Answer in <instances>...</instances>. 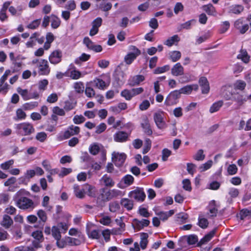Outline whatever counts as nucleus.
I'll return each instance as SVG.
<instances>
[{
	"instance_id": "nucleus-19",
	"label": "nucleus",
	"mask_w": 251,
	"mask_h": 251,
	"mask_svg": "<svg viewBox=\"0 0 251 251\" xmlns=\"http://www.w3.org/2000/svg\"><path fill=\"white\" fill-rule=\"evenodd\" d=\"M145 80V77L143 75H136L130 77L128 79V83L130 86H134L140 84Z\"/></svg>"
},
{
	"instance_id": "nucleus-30",
	"label": "nucleus",
	"mask_w": 251,
	"mask_h": 251,
	"mask_svg": "<svg viewBox=\"0 0 251 251\" xmlns=\"http://www.w3.org/2000/svg\"><path fill=\"white\" fill-rule=\"evenodd\" d=\"M26 117V114L24 111L21 108L17 109L16 116L14 117L15 121L24 120Z\"/></svg>"
},
{
	"instance_id": "nucleus-9",
	"label": "nucleus",
	"mask_w": 251,
	"mask_h": 251,
	"mask_svg": "<svg viewBox=\"0 0 251 251\" xmlns=\"http://www.w3.org/2000/svg\"><path fill=\"white\" fill-rule=\"evenodd\" d=\"M83 43L89 50H91L95 52H100L102 50L101 46L95 44L90 39L89 37H85L83 39Z\"/></svg>"
},
{
	"instance_id": "nucleus-33",
	"label": "nucleus",
	"mask_w": 251,
	"mask_h": 251,
	"mask_svg": "<svg viewBox=\"0 0 251 251\" xmlns=\"http://www.w3.org/2000/svg\"><path fill=\"white\" fill-rule=\"evenodd\" d=\"M223 105L222 100H219L214 102L210 107L209 112L213 113L218 111Z\"/></svg>"
},
{
	"instance_id": "nucleus-36",
	"label": "nucleus",
	"mask_w": 251,
	"mask_h": 251,
	"mask_svg": "<svg viewBox=\"0 0 251 251\" xmlns=\"http://www.w3.org/2000/svg\"><path fill=\"white\" fill-rule=\"evenodd\" d=\"M69 76L73 79H78L82 76L81 72L76 69L71 70Z\"/></svg>"
},
{
	"instance_id": "nucleus-15",
	"label": "nucleus",
	"mask_w": 251,
	"mask_h": 251,
	"mask_svg": "<svg viewBox=\"0 0 251 251\" xmlns=\"http://www.w3.org/2000/svg\"><path fill=\"white\" fill-rule=\"evenodd\" d=\"M17 91L25 100H27L32 99H37L39 97L38 94H36L34 96H31L27 89H22L20 87H18L17 89Z\"/></svg>"
},
{
	"instance_id": "nucleus-58",
	"label": "nucleus",
	"mask_w": 251,
	"mask_h": 251,
	"mask_svg": "<svg viewBox=\"0 0 251 251\" xmlns=\"http://www.w3.org/2000/svg\"><path fill=\"white\" fill-rule=\"evenodd\" d=\"M171 151L168 149H164L162 151V159L163 161H166L168 157L171 154Z\"/></svg>"
},
{
	"instance_id": "nucleus-21",
	"label": "nucleus",
	"mask_w": 251,
	"mask_h": 251,
	"mask_svg": "<svg viewBox=\"0 0 251 251\" xmlns=\"http://www.w3.org/2000/svg\"><path fill=\"white\" fill-rule=\"evenodd\" d=\"M13 224L12 219L8 215H3L2 219L0 222V225L5 228H9Z\"/></svg>"
},
{
	"instance_id": "nucleus-56",
	"label": "nucleus",
	"mask_w": 251,
	"mask_h": 251,
	"mask_svg": "<svg viewBox=\"0 0 251 251\" xmlns=\"http://www.w3.org/2000/svg\"><path fill=\"white\" fill-rule=\"evenodd\" d=\"M37 214L38 217L40 218V221L42 222V223H45L47 220V216L46 212L44 210L41 209L38 211Z\"/></svg>"
},
{
	"instance_id": "nucleus-4",
	"label": "nucleus",
	"mask_w": 251,
	"mask_h": 251,
	"mask_svg": "<svg viewBox=\"0 0 251 251\" xmlns=\"http://www.w3.org/2000/svg\"><path fill=\"white\" fill-rule=\"evenodd\" d=\"M128 196L137 201L142 202L146 198V194L143 188L137 187L134 190L129 192Z\"/></svg>"
},
{
	"instance_id": "nucleus-35",
	"label": "nucleus",
	"mask_w": 251,
	"mask_h": 251,
	"mask_svg": "<svg viewBox=\"0 0 251 251\" xmlns=\"http://www.w3.org/2000/svg\"><path fill=\"white\" fill-rule=\"evenodd\" d=\"M215 234V231L213 230L211 231L210 233L205 235L200 241L199 244L202 245L206 243L208 241H209L213 237Z\"/></svg>"
},
{
	"instance_id": "nucleus-40",
	"label": "nucleus",
	"mask_w": 251,
	"mask_h": 251,
	"mask_svg": "<svg viewBox=\"0 0 251 251\" xmlns=\"http://www.w3.org/2000/svg\"><path fill=\"white\" fill-rule=\"evenodd\" d=\"M137 57L135 55L128 53L124 57V61L127 65L131 64Z\"/></svg>"
},
{
	"instance_id": "nucleus-31",
	"label": "nucleus",
	"mask_w": 251,
	"mask_h": 251,
	"mask_svg": "<svg viewBox=\"0 0 251 251\" xmlns=\"http://www.w3.org/2000/svg\"><path fill=\"white\" fill-rule=\"evenodd\" d=\"M73 88L77 94H82L84 92V83L81 81L75 82L74 83Z\"/></svg>"
},
{
	"instance_id": "nucleus-53",
	"label": "nucleus",
	"mask_w": 251,
	"mask_h": 251,
	"mask_svg": "<svg viewBox=\"0 0 251 251\" xmlns=\"http://www.w3.org/2000/svg\"><path fill=\"white\" fill-rule=\"evenodd\" d=\"M138 213L145 218H148L151 216L147 208L141 206L139 208Z\"/></svg>"
},
{
	"instance_id": "nucleus-50",
	"label": "nucleus",
	"mask_w": 251,
	"mask_h": 251,
	"mask_svg": "<svg viewBox=\"0 0 251 251\" xmlns=\"http://www.w3.org/2000/svg\"><path fill=\"white\" fill-rule=\"evenodd\" d=\"M47 138V134L45 132H38L35 136V139L40 142H45Z\"/></svg>"
},
{
	"instance_id": "nucleus-48",
	"label": "nucleus",
	"mask_w": 251,
	"mask_h": 251,
	"mask_svg": "<svg viewBox=\"0 0 251 251\" xmlns=\"http://www.w3.org/2000/svg\"><path fill=\"white\" fill-rule=\"evenodd\" d=\"M128 53L135 55L136 56H138L141 54V51L135 46L130 45L128 47Z\"/></svg>"
},
{
	"instance_id": "nucleus-64",
	"label": "nucleus",
	"mask_w": 251,
	"mask_h": 251,
	"mask_svg": "<svg viewBox=\"0 0 251 251\" xmlns=\"http://www.w3.org/2000/svg\"><path fill=\"white\" fill-rule=\"evenodd\" d=\"M187 241L189 245H194L198 241V238L195 235H190L187 237Z\"/></svg>"
},
{
	"instance_id": "nucleus-49",
	"label": "nucleus",
	"mask_w": 251,
	"mask_h": 251,
	"mask_svg": "<svg viewBox=\"0 0 251 251\" xmlns=\"http://www.w3.org/2000/svg\"><path fill=\"white\" fill-rule=\"evenodd\" d=\"M121 96L127 100H130L132 99L130 89H126L122 91Z\"/></svg>"
},
{
	"instance_id": "nucleus-28",
	"label": "nucleus",
	"mask_w": 251,
	"mask_h": 251,
	"mask_svg": "<svg viewBox=\"0 0 251 251\" xmlns=\"http://www.w3.org/2000/svg\"><path fill=\"white\" fill-rule=\"evenodd\" d=\"M93 83L95 87L100 89L103 90L107 86L105 82L100 78H96L94 79Z\"/></svg>"
},
{
	"instance_id": "nucleus-27",
	"label": "nucleus",
	"mask_w": 251,
	"mask_h": 251,
	"mask_svg": "<svg viewBox=\"0 0 251 251\" xmlns=\"http://www.w3.org/2000/svg\"><path fill=\"white\" fill-rule=\"evenodd\" d=\"M180 41V38L177 35H175L169 38L164 43V44L168 47H171L176 43H177Z\"/></svg>"
},
{
	"instance_id": "nucleus-57",
	"label": "nucleus",
	"mask_w": 251,
	"mask_h": 251,
	"mask_svg": "<svg viewBox=\"0 0 251 251\" xmlns=\"http://www.w3.org/2000/svg\"><path fill=\"white\" fill-rule=\"evenodd\" d=\"M85 121V117L81 115H76L73 118V122L75 124H80Z\"/></svg>"
},
{
	"instance_id": "nucleus-54",
	"label": "nucleus",
	"mask_w": 251,
	"mask_h": 251,
	"mask_svg": "<svg viewBox=\"0 0 251 251\" xmlns=\"http://www.w3.org/2000/svg\"><path fill=\"white\" fill-rule=\"evenodd\" d=\"M32 236L35 240L39 241H42L43 240V235L41 231L37 230L32 233Z\"/></svg>"
},
{
	"instance_id": "nucleus-47",
	"label": "nucleus",
	"mask_w": 251,
	"mask_h": 251,
	"mask_svg": "<svg viewBox=\"0 0 251 251\" xmlns=\"http://www.w3.org/2000/svg\"><path fill=\"white\" fill-rule=\"evenodd\" d=\"M85 192H87L88 195L91 197H95V188L90 185H86L85 186Z\"/></svg>"
},
{
	"instance_id": "nucleus-1",
	"label": "nucleus",
	"mask_w": 251,
	"mask_h": 251,
	"mask_svg": "<svg viewBox=\"0 0 251 251\" xmlns=\"http://www.w3.org/2000/svg\"><path fill=\"white\" fill-rule=\"evenodd\" d=\"M25 193L24 190H20L15 195V199L16 206L23 210H32L36 206L33 201L25 197H20Z\"/></svg>"
},
{
	"instance_id": "nucleus-25",
	"label": "nucleus",
	"mask_w": 251,
	"mask_h": 251,
	"mask_svg": "<svg viewBox=\"0 0 251 251\" xmlns=\"http://www.w3.org/2000/svg\"><path fill=\"white\" fill-rule=\"evenodd\" d=\"M169 58L173 62L177 61L181 58V53L179 51L174 50L170 51L169 54Z\"/></svg>"
},
{
	"instance_id": "nucleus-22",
	"label": "nucleus",
	"mask_w": 251,
	"mask_h": 251,
	"mask_svg": "<svg viewBox=\"0 0 251 251\" xmlns=\"http://www.w3.org/2000/svg\"><path fill=\"white\" fill-rule=\"evenodd\" d=\"M100 181L107 187H112L115 185L114 180L107 174L104 175L100 178Z\"/></svg>"
},
{
	"instance_id": "nucleus-61",
	"label": "nucleus",
	"mask_w": 251,
	"mask_h": 251,
	"mask_svg": "<svg viewBox=\"0 0 251 251\" xmlns=\"http://www.w3.org/2000/svg\"><path fill=\"white\" fill-rule=\"evenodd\" d=\"M9 236L8 232L0 227V241L7 240Z\"/></svg>"
},
{
	"instance_id": "nucleus-43",
	"label": "nucleus",
	"mask_w": 251,
	"mask_h": 251,
	"mask_svg": "<svg viewBox=\"0 0 251 251\" xmlns=\"http://www.w3.org/2000/svg\"><path fill=\"white\" fill-rule=\"evenodd\" d=\"M198 225L202 228H205L208 225V222L206 218L202 216H199L198 218Z\"/></svg>"
},
{
	"instance_id": "nucleus-10",
	"label": "nucleus",
	"mask_w": 251,
	"mask_h": 251,
	"mask_svg": "<svg viewBox=\"0 0 251 251\" xmlns=\"http://www.w3.org/2000/svg\"><path fill=\"white\" fill-rule=\"evenodd\" d=\"M39 69V74L41 75H48L50 72V69L47 60L41 59L37 64Z\"/></svg>"
},
{
	"instance_id": "nucleus-52",
	"label": "nucleus",
	"mask_w": 251,
	"mask_h": 251,
	"mask_svg": "<svg viewBox=\"0 0 251 251\" xmlns=\"http://www.w3.org/2000/svg\"><path fill=\"white\" fill-rule=\"evenodd\" d=\"M132 98L144 92V89L142 87H138L130 89Z\"/></svg>"
},
{
	"instance_id": "nucleus-12",
	"label": "nucleus",
	"mask_w": 251,
	"mask_h": 251,
	"mask_svg": "<svg viewBox=\"0 0 251 251\" xmlns=\"http://www.w3.org/2000/svg\"><path fill=\"white\" fill-rule=\"evenodd\" d=\"M133 226L134 228L137 230H140L143 229L144 227L148 226L150 221L147 219H142V220H139L137 219H134L133 220Z\"/></svg>"
},
{
	"instance_id": "nucleus-44",
	"label": "nucleus",
	"mask_w": 251,
	"mask_h": 251,
	"mask_svg": "<svg viewBox=\"0 0 251 251\" xmlns=\"http://www.w3.org/2000/svg\"><path fill=\"white\" fill-rule=\"evenodd\" d=\"M51 233L52 236L56 240L61 238V234L59 228L56 226H53L51 229Z\"/></svg>"
},
{
	"instance_id": "nucleus-3",
	"label": "nucleus",
	"mask_w": 251,
	"mask_h": 251,
	"mask_svg": "<svg viewBox=\"0 0 251 251\" xmlns=\"http://www.w3.org/2000/svg\"><path fill=\"white\" fill-rule=\"evenodd\" d=\"M249 18L242 17L234 23V26L241 34L245 33L249 29Z\"/></svg>"
},
{
	"instance_id": "nucleus-46",
	"label": "nucleus",
	"mask_w": 251,
	"mask_h": 251,
	"mask_svg": "<svg viewBox=\"0 0 251 251\" xmlns=\"http://www.w3.org/2000/svg\"><path fill=\"white\" fill-rule=\"evenodd\" d=\"M244 10V7L241 5H236L231 7L230 11L235 14H239Z\"/></svg>"
},
{
	"instance_id": "nucleus-38",
	"label": "nucleus",
	"mask_w": 251,
	"mask_h": 251,
	"mask_svg": "<svg viewBox=\"0 0 251 251\" xmlns=\"http://www.w3.org/2000/svg\"><path fill=\"white\" fill-rule=\"evenodd\" d=\"M246 86V82L242 80H237L234 83V87L236 90H243L245 88Z\"/></svg>"
},
{
	"instance_id": "nucleus-20",
	"label": "nucleus",
	"mask_w": 251,
	"mask_h": 251,
	"mask_svg": "<svg viewBox=\"0 0 251 251\" xmlns=\"http://www.w3.org/2000/svg\"><path fill=\"white\" fill-rule=\"evenodd\" d=\"M120 204L127 211H130L133 207V201L127 198H122L120 201Z\"/></svg>"
},
{
	"instance_id": "nucleus-23",
	"label": "nucleus",
	"mask_w": 251,
	"mask_h": 251,
	"mask_svg": "<svg viewBox=\"0 0 251 251\" xmlns=\"http://www.w3.org/2000/svg\"><path fill=\"white\" fill-rule=\"evenodd\" d=\"M73 188L74 194L77 198L82 199L84 197L85 194V187L83 188L80 189L78 185L75 184Z\"/></svg>"
},
{
	"instance_id": "nucleus-13",
	"label": "nucleus",
	"mask_w": 251,
	"mask_h": 251,
	"mask_svg": "<svg viewBox=\"0 0 251 251\" xmlns=\"http://www.w3.org/2000/svg\"><path fill=\"white\" fill-rule=\"evenodd\" d=\"M129 134L125 131H119L114 134L113 139L116 142H125L128 140Z\"/></svg>"
},
{
	"instance_id": "nucleus-8",
	"label": "nucleus",
	"mask_w": 251,
	"mask_h": 251,
	"mask_svg": "<svg viewBox=\"0 0 251 251\" xmlns=\"http://www.w3.org/2000/svg\"><path fill=\"white\" fill-rule=\"evenodd\" d=\"M114 77L118 84L119 85H122L124 83L126 80V74L122 70L120 66H118L115 71Z\"/></svg>"
},
{
	"instance_id": "nucleus-5",
	"label": "nucleus",
	"mask_w": 251,
	"mask_h": 251,
	"mask_svg": "<svg viewBox=\"0 0 251 251\" xmlns=\"http://www.w3.org/2000/svg\"><path fill=\"white\" fill-rule=\"evenodd\" d=\"M180 97V95L177 90L172 91L166 97L165 104L168 106L176 104L178 102Z\"/></svg>"
},
{
	"instance_id": "nucleus-55",
	"label": "nucleus",
	"mask_w": 251,
	"mask_h": 251,
	"mask_svg": "<svg viewBox=\"0 0 251 251\" xmlns=\"http://www.w3.org/2000/svg\"><path fill=\"white\" fill-rule=\"evenodd\" d=\"M205 158V155L203 154L202 150H199L194 156V158L197 161L203 160Z\"/></svg>"
},
{
	"instance_id": "nucleus-11",
	"label": "nucleus",
	"mask_w": 251,
	"mask_h": 251,
	"mask_svg": "<svg viewBox=\"0 0 251 251\" xmlns=\"http://www.w3.org/2000/svg\"><path fill=\"white\" fill-rule=\"evenodd\" d=\"M79 132L80 128L78 126L71 125L64 132L63 136L64 139H68L72 136L78 134Z\"/></svg>"
},
{
	"instance_id": "nucleus-34",
	"label": "nucleus",
	"mask_w": 251,
	"mask_h": 251,
	"mask_svg": "<svg viewBox=\"0 0 251 251\" xmlns=\"http://www.w3.org/2000/svg\"><path fill=\"white\" fill-rule=\"evenodd\" d=\"M38 105L37 101H31L23 105V108L25 110H31L36 107Z\"/></svg>"
},
{
	"instance_id": "nucleus-62",
	"label": "nucleus",
	"mask_w": 251,
	"mask_h": 251,
	"mask_svg": "<svg viewBox=\"0 0 251 251\" xmlns=\"http://www.w3.org/2000/svg\"><path fill=\"white\" fill-rule=\"evenodd\" d=\"M100 223L104 226H109L111 223V218L107 216L102 217L99 221Z\"/></svg>"
},
{
	"instance_id": "nucleus-63",
	"label": "nucleus",
	"mask_w": 251,
	"mask_h": 251,
	"mask_svg": "<svg viewBox=\"0 0 251 251\" xmlns=\"http://www.w3.org/2000/svg\"><path fill=\"white\" fill-rule=\"evenodd\" d=\"M106 128V125H105V124L103 123H100L96 127L95 132L97 134H100L103 131H104Z\"/></svg>"
},
{
	"instance_id": "nucleus-26",
	"label": "nucleus",
	"mask_w": 251,
	"mask_h": 251,
	"mask_svg": "<svg viewBox=\"0 0 251 251\" xmlns=\"http://www.w3.org/2000/svg\"><path fill=\"white\" fill-rule=\"evenodd\" d=\"M141 126L145 133L148 135H151L152 134V131L151 128L149 120L147 119H145L141 123Z\"/></svg>"
},
{
	"instance_id": "nucleus-45",
	"label": "nucleus",
	"mask_w": 251,
	"mask_h": 251,
	"mask_svg": "<svg viewBox=\"0 0 251 251\" xmlns=\"http://www.w3.org/2000/svg\"><path fill=\"white\" fill-rule=\"evenodd\" d=\"M109 210L112 212H116L120 209V206L117 201L110 202L109 205Z\"/></svg>"
},
{
	"instance_id": "nucleus-60",
	"label": "nucleus",
	"mask_w": 251,
	"mask_h": 251,
	"mask_svg": "<svg viewBox=\"0 0 251 251\" xmlns=\"http://www.w3.org/2000/svg\"><path fill=\"white\" fill-rule=\"evenodd\" d=\"M187 171L188 173L191 175H193L196 171V166L190 163L187 164Z\"/></svg>"
},
{
	"instance_id": "nucleus-7",
	"label": "nucleus",
	"mask_w": 251,
	"mask_h": 251,
	"mask_svg": "<svg viewBox=\"0 0 251 251\" xmlns=\"http://www.w3.org/2000/svg\"><path fill=\"white\" fill-rule=\"evenodd\" d=\"M126 158V155L124 153H119L114 151L112 153V160L113 162L117 167L122 166Z\"/></svg>"
},
{
	"instance_id": "nucleus-24",
	"label": "nucleus",
	"mask_w": 251,
	"mask_h": 251,
	"mask_svg": "<svg viewBox=\"0 0 251 251\" xmlns=\"http://www.w3.org/2000/svg\"><path fill=\"white\" fill-rule=\"evenodd\" d=\"M174 214V211L173 210H170L167 212L160 211L156 212V214L159 216V219L163 221L167 220L169 217L171 216Z\"/></svg>"
},
{
	"instance_id": "nucleus-42",
	"label": "nucleus",
	"mask_w": 251,
	"mask_h": 251,
	"mask_svg": "<svg viewBox=\"0 0 251 251\" xmlns=\"http://www.w3.org/2000/svg\"><path fill=\"white\" fill-rule=\"evenodd\" d=\"M170 66L168 65H164L162 67L156 68L153 71L154 74H159L164 73L170 70Z\"/></svg>"
},
{
	"instance_id": "nucleus-14",
	"label": "nucleus",
	"mask_w": 251,
	"mask_h": 251,
	"mask_svg": "<svg viewBox=\"0 0 251 251\" xmlns=\"http://www.w3.org/2000/svg\"><path fill=\"white\" fill-rule=\"evenodd\" d=\"M62 52L59 50L53 51L49 56V60L50 63L57 64L61 61Z\"/></svg>"
},
{
	"instance_id": "nucleus-29",
	"label": "nucleus",
	"mask_w": 251,
	"mask_h": 251,
	"mask_svg": "<svg viewBox=\"0 0 251 251\" xmlns=\"http://www.w3.org/2000/svg\"><path fill=\"white\" fill-rule=\"evenodd\" d=\"M87 233L89 238L98 239L100 236V231L98 229L90 230L87 229Z\"/></svg>"
},
{
	"instance_id": "nucleus-17",
	"label": "nucleus",
	"mask_w": 251,
	"mask_h": 251,
	"mask_svg": "<svg viewBox=\"0 0 251 251\" xmlns=\"http://www.w3.org/2000/svg\"><path fill=\"white\" fill-rule=\"evenodd\" d=\"M198 89V85L192 84L186 85L180 89L177 90V91H179L180 95L181 94L189 95L192 93L193 90L196 91Z\"/></svg>"
},
{
	"instance_id": "nucleus-41",
	"label": "nucleus",
	"mask_w": 251,
	"mask_h": 251,
	"mask_svg": "<svg viewBox=\"0 0 251 251\" xmlns=\"http://www.w3.org/2000/svg\"><path fill=\"white\" fill-rule=\"evenodd\" d=\"M14 162L13 159L9 160L0 164V167L3 170H7L13 165Z\"/></svg>"
},
{
	"instance_id": "nucleus-32",
	"label": "nucleus",
	"mask_w": 251,
	"mask_h": 251,
	"mask_svg": "<svg viewBox=\"0 0 251 251\" xmlns=\"http://www.w3.org/2000/svg\"><path fill=\"white\" fill-rule=\"evenodd\" d=\"M238 59H241L244 62L247 63L250 59V56L246 50H241L239 54L237 55Z\"/></svg>"
},
{
	"instance_id": "nucleus-18",
	"label": "nucleus",
	"mask_w": 251,
	"mask_h": 251,
	"mask_svg": "<svg viewBox=\"0 0 251 251\" xmlns=\"http://www.w3.org/2000/svg\"><path fill=\"white\" fill-rule=\"evenodd\" d=\"M172 75L177 76L184 74V68L180 63H177L171 69Z\"/></svg>"
},
{
	"instance_id": "nucleus-2",
	"label": "nucleus",
	"mask_w": 251,
	"mask_h": 251,
	"mask_svg": "<svg viewBox=\"0 0 251 251\" xmlns=\"http://www.w3.org/2000/svg\"><path fill=\"white\" fill-rule=\"evenodd\" d=\"M16 133L21 136H27L34 133L35 129L32 124L24 122L16 125Z\"/></svg>"
},
{
	"instance_id": "nucleus-16",
	"label": "nucleus",
	"mask_w": 251,
	"mask_h": 251,
	"mask_svg": "<svg viewBox=\"0 0 251 251\" xmlns=\"http://www.w3.org/2000/svg\"><path fill=\"white\" fill-rule=\"evenodd\" d=\"M154 122L159 129H163L166 127L165 122L163 120L162 114L160 113H155L153 116Z\"/></svg>"
},
{
	"instance_id": "nucleus-51",
	"label": "nucleus",
	"mask_w": 251,
	"mask_h": 251,
	"mask_svg": "<svg viewBox=\"0 0 251 251\" xmlns=\"http://www.w3.org/2000/svg\"><path fill=\"white\" fill-rule=\"evenodd\" d=\"M89 151L93 155H96L100 151V147L97 144L91 145L89 148Z\"/></svg>"
},
{
	"instance_id": "nucleus-39",
	"label": "nucleus",
	"mask_w": 251,
	"mask_h": 251,
	"mask_svg": "<svg viewBox=\"0 0 251 251\" xmlns=\"http://www.w3.org/2000/svg\"><path fill=\"white\" fill-rule=\"evenodd\" d=\"M203 11H205L208 15H213L215 8L211 4L203 5L202 7Z\"/></svg>"
},
{
	"instance_id": "nucleus-37",
	"label": "nucleus",
	"mask_w": 251,
	"mask_h": 251,
	"mask_svg": "<svg viewBox=\"0 0 251 251\" xmlns=\"http://www.w3.org/2000/svg\"><path fill=\"white\" fill-rule=\"evenodd\" d=\"M122 181L124 182L126 186H128L133 183L134 177L130 175H126L123 177Z\"/></svg>"
},
{
	"instance_id": "nucleus-6",
	"label": "nucleus",
	"mask_w": 251,
	"mask_h": 251,
	"mask_svg": "<svg viewBox=\"0 0 251 251\" xmlns=\"http://www.w3.org/2000/svg\"><path fill=\"white\" fill-rule=\"evenodd\" d=\"M13 72H11L10 70H7L5 71L4 74L0 78V93H2L4 95L6 94L8 90V85L5 81L7 77L11 75Z\"/></svg>"
},
{
	"instance_id": "nucleus-59",
	"label": "nucleus",
	"mask_w": 251,
	"mask_h": 251,
	"mask_svg": "<svg viewBox=\"0 0 251 251\" xmlns=\"http://www.w3.org/2000/svg\"><path fill=\"white\" fill-rule=\"evenodd\" d=\"M52 19L51 20V25L52 28H56L60 25L61 21L58 17H52Z\"/></svg>"
}]
</instances>
